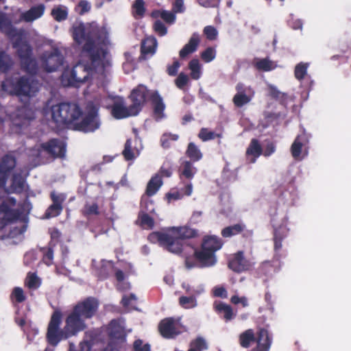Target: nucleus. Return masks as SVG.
Returning a JSON list of instances; mask_svg holds the SVG:
<instances>
[{"label": "nucleus", "instance_id": "10", "mask_svg": "<svg viewBox=\"0 0 351 351\" xmlns=\"http://www.w3.org/2000/svg\"><path fill=\"white\" fill-rule=\"evenodd\" d=\"M40 147L43 150L53 158H64L65 156L66 145L58 138L50 139L47 142L42 143Z\"/></svg>", "mask_w": 351, "mask_h": 351}, {"label": "nucleus", "instance_id": "57", "mask_svg": "<svg viewBox=\"0 0 351 351\" xmlns=\"http://www.w3.org/2000/svg\"><path fill=\"white\" fill-rule=\"evenodd\" d=\"M154 32L159 36H163L167 33V28L165 24L160 20H156L153 25Z\"/></svg>", "mask_w": 351, "mask_h": 351}, {"label": "nucleus", "instance_id": "5", "mask_svg": "<svg viewBox=\"0 0 351 351\" xmlns=\"http://www.w3.org/2000/svg\"><path fill=\"white\" fill-rule=\"evenodd\" d=\"M13 47L16 49L22 69L28 73L36 74L38 66L36 60L32 57V48L30 45L19 37L14 42Z\"/></svg>", "mask_w": 351, "mask_h": 351}, {"label": "nucleus", "instance_id": "15", "mask_svg": "<svg viewBox=\"0 0 351 351\" xmlns=\"http://www.w3.org/2000/svg\"><path fill=\"white\" fill-rule=\"evenodd\" d=\"M158 330L161 336L166 339L173 338L180 333L173 317L162 319L158 324Z\"/></svg>", "mask_w": 351, "mask_h": 351}, {"label": "nucleus", "instance_id": "39", "mask_svg": "<svg viewBox=\"0 0 351 351\" xmlns=\"http://www.w3.org/2000/svg\"><path fill=\"white\" fill-rule=\"evenodd\" d=\"M51 15L58 22H61L68 18V10L64 5H58L51 10Z\"/></svg>", "mask_w": 351, "mask_h": 351}, {"label": "nucleus", "instance_id": "38", "mask_svg": "<svg viewBox=\"0 0 351 351\" xmlns=\"http://www.w3.org/2000/svg\"><path fill=\"white\" fill-rule=\"evenodd\" d=\"M221 133H215L213 131L209 130L207 128H202L198 133V138L203 142H206L215 139V138H221Z\"/></svg>", "mask_w": 351, "mask_h": 351}, {"label": "nucleus", "instance_id": "33", "mask_svg": "<svg viewBox=\"0 0 351 351\" xmlns=\"http://www.w3.org/2000/svg\"><path fill=\"white\" fill-rule=\"evenodd\" d=\"M178 237L181 239H189L197 237L199 235L198 230L191 228L188 226L179 227L176 228Z\"/></svg>", "mask_w": 351, "mask_h": 351}, {"label": "nucleus", "instance_id": "43", "mask_svg": "<svg viewBox=\"0 0 351 351\" xmlns=\"http://www.w3.org/2000/svg\"><path fill=\"white\" fill-rule=\"evenodd\" d=\"M208 349L206 340L202 337H197L190 343V348L188 351H203Z\"/></svg>", "mask_w": 351, "mask_h": 351}, {"label": "nucleus", "instance_id": "34", "mask_svg": "<svg viewBox=\"0 0 351 351\" xmlns=\"http://www.w3.org/2000/svg\"><path fill=\"white\" fill-rule=\"evenodd\" d=\"M162 184V179L156 176L151 178L147 185L145 193L147 196L152 197L155 195Z\"/></svg>", "mask_w": 351, "mask_h": 351}, {"label": "nucleus", "instance_id": "25", "mask_svg": "<svg viewBox=\"0 0 351 351\" xmlns=\"http://www.w3.org/2000/svg\"><path fill=\"white\" fill-rule=\"evenodd\" d=\"M223 245V242L221 238L215 235H208L204 237L201 246L204 250L213 252L215 254V252L219 250Z\"/></svg>", "mask_w": 351, "mask_h": 351}, {"label": "nucleus", "instance_id": "20", "mask_svg": "<svg viewBox=\"0 0 351 351\" xmlns=\"http://www.w3.org/2000/svg\"><path fill=\"white\" fill-rule=\"evenodd\" d=\"M51 118L58 128H66V102L53 105L51 108Z\"/></svg>", "mask_w": 351, "mask_h": 351}, {"label": "nucleus", "instance_id": "8", "mask_svg": "<svg viewBox=\"0 0 351 351\" xmlns=\"http://www.w3.org/2000/svg\"><path fill=\"white\" fill-rule=\"evenodd\" d=\"M148 95L149 90L143 84H138L131 91L129 95V99L132 102L130 105V110H134L136 115L138 114L146 104Z\"/></svg>", "mask_w": 351, "mask_h": 351}, {"label": "nucleus", "instance_id": "3", "mask_svg": "<svg viewBox=\"0 0 351 351\" xmlns=\"http://www.w3.org/2000/svg\"><path fill=\"white\" fill-rule=\"evenodd\" d=\"M239 343L243 348H249L254 343V346L249 351H269L273 343V337L265 328H259L256 332L250 328L239 335Z\"/></svg>", "mask_w": 351, "mask_h": 351}, {"label": "nucleus", "instance_id": "60", "mask_svg": "<svg viewBox=\"0 0 351 351\" xmlns=\"http://www.w3.org/2000/svg\"><path fill=\"white\" fill-rule=\"evenodd\" d=\"M189 80V76L186 74L180 73L175 80V84L179 89H183L188 84Z\"/></svg>", "mask_w": 351, "mask_h": 351}, {"label": "nucleus", "instance_id": "36", "mask_svg": "<svg viewBox=\"0 0 351 351\" xmlns=\"http://www.w3.org/2000/svg\"><path fill=\"white\" fill-rule=\"evenodd\" d=\"M16 165V159L11 155H5L0 162V169L5 173L10 174L12 170L14 169Z\"/></svg>", "mask_w": 351, "mask_h": 351}, {"label": "nucleus", "instance_id": "56", "mask_svg": "<svg viewBox=\"0 0 351 351\" xmlns=\"http://www.w3.org/2000/svg\"><path fill=\"white\" fill-rule=\"evenodd\" d=\"M132 7L136 15L140 17L143 16L145 12V2L143 0H136Z\"/></svg>", "mask_w": 351, "mask_h": 351}, {"label": "nucleus", "instance_id": "62", "mask_svg": "<svg viewBox=\"0 0 351 351\" xmlns=\"http://www.w3.org/2000/svg\"><path fill=\"white\" fill-rule=\"evenodd\" d=\"M151 347L149 343L143 344V341L141 339H136L133 343L134 351H150Z\"/></svg>", "mask_w": 351, "mask_h": 351}, {"label": "nucleus", "instance_id": "40", "mask_svg": "<svg viewBox=\"0 0 351 351\" xmlns=\"http://www.w3.org/2000/svg\"><path fill=\"white\" fill-rule=\"evenodd\" d=\"M254 93L235 94L232 99L234 105L237 108H241L250 102Z\"/></svg>", "mask_w": 351, "mask_h": 351}, {"label": "nucleus", "instance_id": "23", "mask_svg": "<svg viewBox=\"0 0 351 351\" xmlns=\"http://www.w3.org/2000/svg\"><path fill=\"white\" fill-rule=\"evenodd\" d=\"M287 219L285 218L281 225L274 228V250L278 252L282 248V242L285 238L287 237L289 228L287 227Z\"/></svg>", "mask_w": 351, "mask_h": 351}, {"label": "nucleus", "instance_id": "52", "mask_svg": "<svg viewBox=\"0 0 351 351\" xmlns=\"http://www.w3.org/2000/svg\"><path fill=\"white\" fill-rule=\"evenodd\" d=\"M178 135L176 134H164L160 138L161 146L167 149L171 147V141H176L178 139Z\"/></svg>", "mask_w": 351, "mask_h": 351}, {"label": "nucleus", "instance_id": "26", "mask_svg": "<svg viewBox=\"0 0 351 351\" xmlns=\"http://www.w3.org/2000/svg\"><path fill=\"white\" fill-rule=\"evenodd\" d=\"M25 178L21 173H15L12 175L11 185L8 189H5L8 193L21 194L25 191Z\"/></svg>", "mask_w": 351, "mask_h": 351}, {"label": "nucleus", "instance_id": "31", "mask_svg": "<svg viewBox=\"0 0 351 351\" xmlns=\"http://www.w3.org/2000/svg\"><path fill=\"white\" fill-rule=\"evenodd\" d=\"M185 154L190 159L189 161L193 162H198L203 158V154L200 149L193 142L188 144Z\"/></svg>", "mask_w": 351, "mask_h": 351}, {"label": "nucleus", "instance_id": "55", "mask_svg": "<svg viewBox=\"0 0 351 351\" xmlns=\"http://www.w3.org/2000/svg\"><path fill=\"white\" fill-rule=\"evenodd\" d=\"M91 5L86 0H81L76 5L75 12L80 15H84L90 10Z\"/></svg>", "mask_w": 351, "mask_h": 351}, {"label": "nucleus", "instance_id": "50", "mask_svg": "<svg viewBox=\"0 0 351 351\" xmlns=\"http://www.w3.org/2000/svg\"><path fill=\"white\" fill-rule=\"evenodd\" d=\"M216 53L215 47H208L201 53L200 57L204 62L208 63L210 62L215 58Z\"/></svg>", "mask_w": 351, "mask_h": 351}, {"label": "nucleus", "instance_id": "54", "mask_svg": "<svg viewBox=\"0 0 351 351\" xmlns=\"http://www.w3.org/2000/svg\"><path fill=\"white\" fill-rule=\"evenodd\" d=\"M99 214V206L97 203H93L92 204L86 203L84 205L83 215L84 216L98 215Z\"/></svg>", "mask_w": 351, "mask_h": 351}, {"label": "nucleus", "instance_id": "19", "mask_svg": "<svg viewBox=\"0 0 351 351\" xmlns=\"http://www.w3.org/2000/svg\"><path fill=\"white\" fill-rule=\"evenodd\" d=\"M157 40L154 37H147L142 40L139 60H145L152 57L156 51Z\"/></svg>", "mask_w": 351, "mask_h": 351}, {"label": "nucleus", "instance_id": "7", "mask_svg": "<svg viewBox=\"0 0 351 351\" xmlns=\"http://www.w3.org/2000/svg\"><path fill=\"white\" fill-rule=\"evenodd\" d=\"M16 204V199L13 197H8L0 202V223L5 226L17 221L21 216V211L14 208Z\"/></svg>", "mask_w": 351, "mask_h": 351}, {"label": "nucleus", "instance_id": "53", "mask_svg": "<svg viewBox=\"0 0 351 351\" xmlns=\"http://www.w3.org/2000/svg\"><path fill=\"white\" fill-rule=\"evenodd\" d=\"M63 210V206L59 205L51 204L46 210L45 216L46 218L49 219L60 215Z\"/></svg>", "mask_w": 351, "mask_h": 351}, {"label": "nucleus", "instance_id": "49", "mask_svg": "<svg viewBox=\"0 0 351 351\" xmlns=\"http://www.w3.org/2000/svg\"><path fill=\"white\" fill-rule=\"evenodd\" d=\"M152 16L154 17L160 16L162 19H163L167 23H173L176 20V16L173 13L167 11L162 10L161 12L157 11L154 12L152 13Z\"/></svg>", "mask_w": 351, "mask_h": 351}, {"label": "nucleus", "instance_id": "64", "mask_svg": "<svg viewBox=\"0 0 351 351\" xmlns=\"http://www.w3.org/2000/svg\"><path fill=\"white\" fill-rule=\"evenodd\" d=\"M110 336L117 339H125V335L124 333L123 329L119 326L114 328L111 330L110 332Z\"/></svg>", "mask_w": 351, "mask_h": 351}, {"label": "nucleus", "instance_id": "17", "mask_svg": "<svg viewBox=\"0 0 351 351\" xmlns=\"http://www.w3.org/2000/svg\"><path fill=\"white\" fill-rule=\"evenodd\" d=\"M45 8V5L43 3L31 7L29 10L21 14L20 18L18 21H16V23L20 22L32 23L40 19L43 16Z\"/></svg>", "mask_w": 351, "mask_h": 351}, {"label": "nucleus", "instance_id": "16", "mask_svg": "<svg viewBox=\"0 0 351 351\" xmlns=\"http://www.w3.org/2000/svg\"><path fill=\"white\" fill-rule=\"evenodd\" d=\"M66 128L73 129L74 124L82 116V110L77 104L73 102H66Z\"/></svg>", "mask_w": 351, "mask_h": 351}, {"label": "nucleus", "instance_id": "21", "mask_svg": "<svg viewBox=\"0 0 351 351\" xmlns=\"http://www.w3.org/2000/svg\"><path fill=\"white\" fill-rule=\"evenodd\" d=\"M308 138L305 132L298 134L291 146V153L295 159H298L302 152V149H306Z\"/></svg>", "mask_w": 351, "mask_h": 351}, {"label": "nucleus", "instance_id": "48", "mask_svg": "<svg viewBox=\"0 0 351 351\" xmlns=\"http://www.w3.org/2000/svg\"><path fill=\"white\" fill-rule=\"evenodd\" d=\"M189 68L191 70V76L194 80L200 77V64L197 59H192L189 63Z\"/></svg>", "mask_w": 351, "mask_h": 351}, {"label": "nucleus", "instance_id": "42", "mask_svg": "<svg viewBox=\"0 0 351 351\" xmlns=\"http://www.w3.org/2000/svg\"><path fill=\"white\" fill-rule=\"evenodd\" d=\"M25 285L29 289H37L41 285L40 279L36 273L29 272L25 278Z\"/></svg>", "mask_w": 351, "mask_h": 351}, {"label": "nucleus", "instance_id": "12", "mask_svg": "<svg viewBox=\"0 0 351 351\" xmlns=\"http://www.w3.org/2000/svg\"><path fill=\"white\" fill-rule=\"evenodd\" d=\"M111 114L117 119L136 116L134 110H130V106L127 107L123 97H119L111 106Z\"/></svg>", "mask_w": 351, "mask_h": 351}, {"label": "nucleus", "instance_id": "35", "mask_svg": "<svg viewBox=\"0 0 351 351\" xmlns=\"http://www.w3.org/2000/svg\"><path fill=\"white\" fill-rule=\"evenodd\" d=\"M246 154L254 156V159L252 161L253 162H255L256 158L263 154V148L256 138H252L251 140L250 143L247 148Z\"/></svg>", "mask_w": 351, "mask_h": 351}, {"label": "nucleus", "instance_id": "1", "mask_svg": "<svg viewBox=\"0 0 351 351\" xmlns=\"http://www.w3.org/2000/svg\"><path fill=\"white\" fill-rule=\"evenodd\" d=\"M72 36L78 45L85 42L82 52L88 54L89 62L77 64L71 73V77L74 82L84 83L88 80L89 75L104 69L103 58L106 52L95 45L107 44L108 32L104 27L99 26L95 22L86 24L82 23L73 27Z\"/></svg>", "mask_w": 351, "mask_h": 351}, {"label": "nucleus", "instance_id": "45", "mask_svg": "<svg viewBox=\"0 0 351 351\" xmlns=\"http://www.w3.org/2000/svg\"><path fill=\"white\" fill-rule=\"evenodd\" d=\"M12 65V60L4 51H0V71L5 73Z\"/></svg>", "mask_w": 351, "mask_h": 351}, {"label": "nucleus", "instance_id": "44", "mask_svg": "<svg viewBox=\"0 0 351 351\" xmlns=\"http://www.w3.org/2000/svg\"><path fill=\"white\" fill-rule=\"evenodd\" d=\"M147 239L152 243H158L160 246H162L164 241H167L168 237L167 233L152 232L148 235Z\"/></svg>", "mask_w": 351, "mask_h": 351}, {"label": "nucleus", "instance_id": "6", "mask_svg": "<svg viewBox=\"0 0 351 351\" xmlns=\"http://www.w3.org/2000/svg\"><path fill=\"white\" fill-rule=\"evenodd\" d=\"M100 127V121L98 115V109L92 105L88 108L82 120H77L72 130L84 133L94 132Z\"/></svg>", "mask_w": 351, "mask_h": 351}, {"label": "nucleus", "instance_id": "46", "mask_svg": "<svg viewBox=\"0 0 351 351\" xmlns=\"http://www.w3.org/2000/svg\"><path fill=\"white\" fill-rule=\"evenodd\" d=\"M308 66V63L300 62L298 64L294 70L295 77L300 81L302 80L307 73Z\"/></svg>", "mask_w": 351, "mask_h": 351}, {"label": "nucleus", "instance_id": "47", "mask_svg": "<svg viewBox=\"0 0 351 351\" xmlns=\"http://www.w3.org/2000/svg\"><path fill=\"white\" fill-rule=\"evenodd\" d=\"M179 304L184 308H191L197 306V300L195 296H181Z\"/></svg>", "mask_w": 351, "mask_h": 351}, {"label": "nucleus", "instance_id": "9", "mask_svg": "<svg viewBox=\"0 0 351 351\" xmlns=\"http://www.w3.org/2000/svg\"><path fill=\"white\" fill-rule=\"evenodd\" d=\"M241 234L245 240L251 239L254 232L247 228L243 223H238L225 227L221 231V235L223 238H230Z\"/></svg>", "mask_w": 351, "mask_h": 351}, {"label": "nucleus", "instance_id": "18", "mask_svg": "<svg viewBox=\"0 0 351 351\" xmlns=\"http://www.w3.org/2000/svg\"><path fill=\"white\" fill-rule=\"evenodd\" d=\"M114 269L112 261L101 260L97 265H93V273L99 280L107 279Z\"/></svg>", "mask_w": 351, "mask_h": 351}, {"label": "nucleus", "instance_id": "58", "mask_svg": "<svg viewBox=\"0 0 351 351\" xmlns=\"http://www.w3.org/2000/svg\"><path fill=\"white\" fill-rule=\"evenodd\" d=\"M203 32L206 38L209 40H214L217 38L218 32L217 29L212 25L206 26L204 28Z\"/></svg>", "mask_w": 351, "mask_h": 351}, {"label": "nucleus", "instance_id": "32", "mask_svg": "<svg viewBox=\"0 0 351 351\" xmlns=\"http://www.w3.org/2000/svg\"><path fill=\"white\" fill-rule=\"evenodd\" d=\"M0 27L6 29V34L10 37H15L19 34L16 27H13L12 22L8 19L5 13L0 11Z\"/></svg>", "mask_w": 351, "mask_h": 351}, {"label": "nucleus", "instance_id": "4", "mask_svg": "<svg viewBox=\"0 0 351 351\" xmlns=\"http://www.w3.org/2000/svg\"><path fill=\"white\" fill-rule=\"evenodd\" d=\"M2 90L11 95L32 96L38 91V82L27 76L8 77L2 82Z\"/></svg>", "mask_w": 351, "mask_h": 351}, {"label": "nucleus", "instance_id": "2", "mask_svg": "<svg viewBox=\"0 0 351 351\" xmlns=\"http://www.w3.org/2000/svg\"><path fill=\"white\" fill-rule=\"evenodd\" d=\"M99 306L98 300L94 297H87L78 302L65 319V325L60 328L62 313L59 310L53 311L48 324L46 338L47 342L56 346L62 340L76 336L84 330L87 326L86 319L93 318L97 313Z\"/></svg>", "mask_w": 351, "mask_h": 351}, {"label": "nucleus", "instance_id": "51", "mask_svg": "<svg viewBox=\"0 0 351 351\" xmlns=\"http://www.w3.org/2000/svg\"><path fill=\"white\" fill-rule=\"evenodd\" d=\"M122 154L125 160H132L135 158L134 150L132 149V140L128 139L125 143L124 149Z\"/></svg>", "mask_w": 351, "mask_h": 351}, {"label": "nucleus", "instance_id": "13", "mask_svg": "<svg viewBox=\"0 0 351 351\" xmlns=\"http://www.w3.org/2000/svg\"><path fill=\"white\" fill-rule=\"evenodd\" d=\"M151 104L152 107V117L156 121H160L165 117V110L166 106L163 101L162 97L156 91L150 96Z\"/></svg>", "mask_w": 351, "mask_h": 351}, {"label": "nucleus", "instance_id": "22", "mask_svg": "<svg viewBox=\"0 0 351 351\" xmlns=\"http://www.w3.org/2000/svg\"><path fill=\"white\" fill-rule=\"evenodd\" d=\"M213 309L226 322H230L236 317L232 306L221 301L213 303Z\"/></svg>", "mask_w": 351, "mask_h": 351}, {"label": "nucleus", "instance_id": "29", "mask_svg": "<svg viewBox=\"0 0 351 351\" xmlns=\"http://www.w3.org/2000/svg\"><path fill=\"white\" fill-rule=\"evenodd\" d=\"M167 241H164L162 247L171 253L181 254L183 250L182 240L178 237H173L169 234H167Z\"/></svg>", "mask_w": 351, "mask_h": 351}, {"label": "nucleus", "instance_id": "41", "mask_svg": "<svg viewBox=\"0 0 351 351\" xmlns=\"http://www.w3.org/2000/svg\"><path fill=\"white\" fill-rule=\"evenodd\" d=\"M138 219L140 221L139 225L143 228L151 230L154 227V219L144 211L139 212Z\"/></svg>", "mask_w": 351, "mask_h": 351}, {"label": "nucleus", "instance_id": "59", "mask_svg": "<svg viewBox=\"0 0 351 351\" xmlns=\"http://www.w3.org/2000/svg\"><path fill=\"white\" fill-rule=\"evenodd\" d=\"M50 198L52 201L51 204L63 206L62 204L66 199V196L64 194L56 193L55 191H51L50 193Z\"/></svg>", "mask_w": 351, "mask_h": 351}, {"label": "nucleus", "instance_id": "61", "mask_svg": "<svg viewBox=\"0 0 351 351\" xmlns=\"http://www.w3.org/2000/svg\"><path fill=\"white\" fill-rule=\"evenodd\" d=\"M11 297L18 303H21L26 300L24 291L21 287H15L12 292Z\"/></svg>", "mask_w": 351, "mask_h": 351}, {"label": "nucleus", "instance_id": "28", "mask_svg": "<svg viewBox=\"0 0 351 351\" xmlns=\"http://www.w3.org/2000/svg\"><path fill=\"white\" fill-rule=\"evenodd\" d=\"M193 163V162L187 160H181L178 169L179 177L181 180L185 178L191 180L194 178L195 175L197 173V169L194 167Z\"/></svg>", "mask_w": 351, "mask_h": 351}, {"label": "nucleus", "instance_id": "63", "mask_svg": "<svg viewBox=\"0 0 351 351\" xmlns=\"http://www.w3.org/2000/svg\"><path fill=\"white\" fill-rule=\"evenodd\" d=\"M199 5L204 8H218L221 0H197Z\"/></svg>", "mask_w": 351, "mask_h": 351}, {"label": "nucleus", "instance_id": "24", "mask_svg": "<svg viewBox=\"0 0 351 351\" xmlns=\"http://www.w3.org/2000/svg\"><path fill=\"white\" fill-rule=\"evenodd\" d=\"M64 57L57 49L54 50L47 56L45 60L46 70L48 72L56 71L60 66H62Z\"/></svg>", "mask_w": 351, "mask_h": 351}, {"label": "nucleus", "instance_id": "11", "mask_svg": "<svg viewBox=\"0 0 351 351\" xmlns=\"http://www.w3.org/2000/svg\"><path fill=\"white\" fill-rule=\"evenodd\" d=\"M228 267L236 273H241L251 268L250 262L244 256L243 251L234 253L228 261Z\"/></svg>", "mask_w": 351, "mask_h": 351}, {"label": "nucleus", "instance_id": "14", "mask_svg": "<svg viewBox=\"0 0 351 351\" xmlns=\"http://www.w3.org/2000/svg\"><path fill=\"white\" fill-rule=\"evenodd\" d=\"M193 256L200 267H212L217 262L216 255L213 252L204 250L202 246L200 250H195Z\"/></svg>", "mask_w": 351, "mask_h": 351}, {"label": "nucleus", "instance_id": "37", "mask_svg": "<svg viewBox=\"0 0 351 351\" xmlns=\"http://www.w3.org/2000/svg\"><path fill=\"white\" fill-rule=\"evenodd\" d=\"M55 247L56 243H49L47 247H43L40 249V251L43 254V261L48 266L53 264V248Z\"/></svg>", "mask_w": 351, "mask_h": 351}, {"label": "nucleus", "instance_id": "27", "mask_svg": "<svg viewBox=\"0 0 351 351\" xmlns=\"http://www.w3.org/2000/svg\"><path fill=\"white\" fill-rule=\"evenodd\" d=\"M200 43L199 36L197 33L193 34L189 42L180 51L179 56L180 58L184 59L192 54L197 49Z\"/></svg>", "mask_w": 351, "mask_h": 351}, {"label": "nucleus", "instance_id": "30", "mask_svg": "<svg viewBox=\"0 0 351 351\" xmlns=\"http://www.w3.org/2000/svg\"><path fill=\"white\" fill-rule=\"evenodd\" d=\"M254 66L259 71L268 72L277 67L276 64L269 58H255L253 62Z\"/></svg>", "mask_w": 351, "mask_h": 351}]
</instances>
